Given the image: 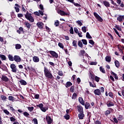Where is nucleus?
Masks as SVG:
<instances>
[{
  "label": "nucleus",
  "mask_w": 124,
  "mask_h": 124,
  "mask_svg": "<svg viewBox=\"0 0 124 124\" xmlns=\"http://www.w3.org/2000/svg\"><path fill=\"white\" fill-rule=\"evenodd\" d=\"M25 17L27 20H28L30 23H33L34 22V19L32 16H31V14L29 13V11H27L26 14L25 15Z\"/></svg>",
  "instance_id": "obj_1"
},
{
  "label": "nucleus",
  "mask_w": 124,
  "mask_h": 124,
  "mask_svg": "<svg viewBox=\"0 0 124 124\" xmlns=\"http://www.w3.org/2000/svg\"><path fill=\"white\" fill-rule=\"evenodd\" d=\"M44 71L45 76L46 78H52L53 77V75H52L51 71H49L48 68H47L46 67H44Z\"/></svg>",
  "instance_id": "obj_2"
},
{
  "label": "nucleus",
  "mask_w": 124,
  "mask_h": 124,
  "mask_svg": "<svg viewBox=\"0 0 124 124\" xmlns=\"http://www.w3.org/2000/svg\"><path fill=\"white\" fill-rule=\"evenodd\" d=\"M48 105V103L46 104V107H43V106H44V105H43V104L41 103L39 105H37V107H39V108H40V109H41V111H42V112H46V110H48V106H47Z\"/></svg>",
  "instance_id": "obj_3"
},
{
  "label": "nucleus",
  "mask_w": 124,
  "mask_h": 124,
  "mask_svg": "<svg viewBox=\"0 0 124 124\" xmlns=\"http://www.w3.org/2000/svg\"><path fill=\"white\" fill-rule=\"evenodd\" d=\"M100 89H97L94 91V94L96 95H101V93H104V87H101Z\"/></svg>",
  "instance_id": "obj_4"
},
{
  "label": "nucleus",
  "mask_w": 124,
  "mask_h": 124,
  "mask_svg": "<svg viewBox=\"0 0 124 124\" xmlns=\"http://www.w3.org/2000/svg\"><path fill=\"white\" fill-rule=\"evenodd\" d=\"M48 53H49V54L52 56L53 58H55V59H58V58H59V54H58L56 51L50 50Z\"/></svg>",
  "instance_id": "obj_5"
},
{
  "label": "nucleus",
  "mask_w": 124,
  "mask_h": 124,
  "mask_svg": "<svg viewBox=\"0 0 124 124\" xmlns=\"http://www.w3.org/2000/svg\"><path fill=\"white\" fill-rule=\"evenodd\" d=\"M10 67L12 69V72H14L15 73L17 72V68H16V65H15V64H11L10 65Z\"/></svg>",
  "instance_id": "obj_6"
},
{
  "label": "nucleus",
  "mask_w": 124,
  "mask_h": 124,
  "mask_svg": "<svg viewBox=\"0 0 124 124\" xmlns=\"http://www.w3.org/2000/svg\"><path fill=\"white\" fill-rule=\"evenodd\" d=\"M14 61L16 62H21V57L18 55H15L14 57Z\"/></svg>",
  "instance_id": "obj_7"
},
{
  "label": "nucleus",
  "mask_w": 124,
  "mask_h": 124,
  "mask_svg": "<svg viewBox=\"0 0 124 124\" xmlns=\"http://www.w3.org/2000/svg\"><path fill=\"white\" fill-rule=\"evenodd\" d=\"M91 81H92V82L89 81L90 87H92L93 88H95V87H96V85L94 84V78H91Z\"/></svg>",
  "instance_id": "obj_8"
},
{
  "label": "nucleus",
  "mask_w": 124,
  "mask_h": 124,
  "mask_svg": "<svg viewBox=\"0 0 124 124\" xmlns=\"http://www.w3.org/2000/svg\"><path fill=\"white\" fill-rule=\"evenodd\" d=\"M18 79L19 80H18V81L20 83V85L22 86H26V85H27V81H26L25 80L22 79L20 78H18Z\"/></svg>",
  "instance_id": "obj_9"
},
{
  "label": "nucleus",
  "mask_w": 124,
  "mask_h": 124,
  "mask_svg": "<svg viewBox=\"0 0 124 124\" xmlns=\"http://www.w3.org/2000/svg\"><path fill=\"white\" fill-rule=\"evenodd\" d=\"M114 110V109H113V108H108V110H107L105 111V114L106 116H108V115H110V114H111V112H113V111Z\"/></svg>",
  "instance_id": "obj_10"
},
{
  "label": "nucleus",
  "mask_w": 124,
  "mask_h": 124,
  "mask_svg": "<svg viewBox=\"0 0 124 124\" xmlns=\"http://www.w3.org/2000/svg\"><path fill=\"white\" fill-rule=\"evenodd\" d=\"M77 107L78 108V113H84V109H83V107H82V106H77Z\"/></svg>",
  "instance_id": "obj_11"
},
{
  "label": "nucleus",
  "mask_w": 124,
  "mask_h": 124,
  "mask_svg": "<svg viewBox=\"0 0 124 124\" xmlns=\"http://www.w3.org/2000/svg\"><path fill=\"white\" fill-rule=\"evenodd\" d=\"M89 78H99L98 77L95 76L92 71H89Z\"/></svg>",
  "instance_id": "obj_12"
},
{
  "label": "nucleus",
  "mask_w": 124,
  "mask_h": 124,
  "mask_svg": "<svg viewBox=\"0 0 124 124\" xmlns=\"http://www.w3.org/2000/svg\"><path fill=\"white\" fill-rule=\"evenodd\" d=\"M44 25V24L43 23V22H38L36 24L37 26L38 27V28H39V29H40V30H42V29H43V25Z\"/></svg>",
  "instance_id": "obj_13"
},
{
  "label": "nucleus",
  "mask_w": 124,
  "mask_h": 124,
  "mask_svg": "<svg viewBox=\"0 0 124 124\" xmlns=\"http://www.w3.org/2000/svg\"><path fill=\"white\" fill-rule=\"evenodd\" d=\"M58 13L59 14H60V15H61V16H67V15H68V14L64 12V11H62V10H60L58 12Z\"/></svg>",
  "instance_id": "obj_14"
},
{
  "label": "nucleus",
  "mask_w": 124,
  "mask_h": 124,
  "mask_svg": "<svg viewBox=\"0 0 124 124\" xmlns=\"http://www.w3.org/2000/svg\"><path fill=\"white\" fill-rule=\"evenodd\" d=\"M107 105L108 107H112V106H114V102H113L112 101H108L107 102Z\"/></svg>",
  "instance_id": "obj_15"
},
{
  "label": "nucleus",
  "mask_w": 124,
  "mask_h": 124,
  "mask_svg": "<svg viewBox=\"0 0 124 124\" xmlns=\"http://www.w3.org/2000/svg\"><path fill=\"white\" fill-rule=\"evenodd\" d=\"M78 117L79 120H83L85 117V115L84 114V112L79 113L78 115Z\"/></svg>",
  "instance_id": "obj_16"
},
{
  "label": "nucleus",
  "mask_w": 124,
  "mask_h": 124,
  "mask_svg": "<svg viewBox=\"0 0 124 124\" xmlns=\"http://www.w3.org/2000/svg\"><path fill=\"white\" fill-rule=\"evenodd\" d=\"M78 101L79 103L81 104V105H83V106L85 105V101H84V99H83L82 97H79L78 98Z\"/></svg>",
  "instance_id": "obj_17"
},
{
  "label": "nucleus",
  "mask_w": 124,
  "mask_h": 124,
  "mask_svg": "<svg viewBox=\"0 0 124 124\" xmlns=\"http://www.w3.org/2000/svg\"><path fill=\"white\" fill-rule=\"evenodd\" d=\"M85 109H91L92 107L91 106V104L89 102H86L85 104H84Z\"/></svg>",
  "instance_id": "obj_18"
},
{
  "label": "nucleus",
  "mask_w": 124,
  "mask_h": 124,
  "mask_svg": "<svg viewBox=\"0 0 124 124\" xmlns=\"http://www.w3.org/2000/svg\"><path fill=\"white\" fill-rule=\"evenodd\" d=\"M46 122H47L48 124H52V120L51 118V117L47 116L46 117Z\"/></svg>",
  "instance_id": "obj_19"
},
{
  "label": "nucleus",
  "mask_w": 124,
  "mask_h": 124,
  "mask_svg": "<svg viewBox=\"0 0 124 124\" xmlns=\"http://www.w3.org/2000/svg\"><path fill=\"white\" fill-rule=\"evenodd\" d=\"M24 24L25 25L26 28L28 29V30H30V29H31V23H30V22H29L28 21H25Z\"/></svg>",
  "instance_id": "obj_20"
},
{
  "label": "nucleus",
  "mask_w": 124,
  "mask_h": 124,
  "mask_svg": "<svg viewBox=\"0 0 124 124\" xmlns=\"http://www.w3.org/2000/svg\"><path fill=\"white\" fill-rule=\"evenodd\" d=\"M103 3L105 5V6H106V7H110V3H109V2H108L106 0L103 1Z\"/></svg>",
  "instance_id": "obj_21"
},
{
  "label": "nucleus",
  "mask_w": 124,
  "mask_h": 124,
  "mask_svg": "<svg viewBox=\"0 0 124 124\" xmlns=\"http://www.w3.org/2000/svg\"><path fill=\"white\" fill-rule=\"evenodd\" d=\"M33 61L34 62H39V58H38L37 56H33Z\"/></svg>",
  "instance_id": "obj_22"
},
{
  "label": "nucleus",
  "mask_w": 124,
  "mask_h": 124,
  "mask_svg": "<svg viewBox=\"0 0 124 124\" xmlns=\"http://www.w3.org/2000/svg\"><path fill=\"white\" fill-rule=\"evenodd\" d=\"M111 60H112L111 56H107L105 57L106 62H111Z\"/></svg>",
  "instance_id": "obj_23"
},
{
  "label": "nucleus",
  "mask_w": 124,
  "mask_h": 124,
  "mask_svg": "<svg viewBox=\"0 0 124 124\" xmlns=\"http://www.w3.org/2000/svg\"><path fill=\"white\" fill-rule=\"evenodd\" d=\"M8 58L10 62L14 61V57H13V56H12L11 54H9L8 55Z\"/></svg>",
  "instance_id": "obj_24"
},
{
  "label": "nucleus",
  "mask_w": 124,
  "mask_h": 124,
  "mask_svg": "<svg viewBox=\"0 0 124 124\" xmlns=\"http://www.w3.org/2000/svg\"><path fill=\"white\" fill-rule=\"evenodd\" d=\"M114 63L115 64L116 67H117V68H119V67H120V62L118 60H115L114 62Z\"/></svg>",
  "instance_id": "obj_25"
},
{
  "label": "nucleus",
  "mask_w": 124,
  "mask_h": 124,
  "mask_svg": "<svg viewBox=\"0 0 124 124\" xmlns=\"http://www.w3.org/2000/svg\"><path fill=\"white\" fill-rule=\"evenodd\" d=\"M0 58L2 61H6V56L3 54H0Z\"/></svg>",
  "instance_id": "obj_26"
},
{
  "label": "nucleus",
  "mask_w": 124,
  "mask_h": 124,
  "mask_svg": "<svg viewBox=\"0 0 124 124\" xmlns=\"http://www.w3.org/2000/svg\"><path fill=\"white\" fill-rule=\"evenodd\" d=\"M27 68L29 70V71H32L33 72H35V69L32 67H27Z\"/></svg>",
  "instance_id": "obj_27"
},
{
  "label": "nucleus",
  "mask_w": 124,
  "mask_h": 124,
  "mask_svg": "<svg viewBox=\"0 0 124 124\" xmlns=\"http://www.w3.org/2000/svg\"><path fill=\"white\" fill-rule=\"evenodd\" d=\"M108 96H109V97H111V98H112L113 99L115 98V95L112 92H109L108 93Z\"/></svg>",
  "instance_id": "obj_28"
},
{
  "label": "nucleus",
  "mask_w": 124,
  "mask_h": 124,
  "mask_svg": "<svg viewBox=\"0 0 124 124\" xmlns=\"http://www.w3.org/2000/svg\"><path fill=\"white\" fill-rule=\"evenodd\" d=\"M22 48V46L19 44H16V50H19Z\"/></svg>",
  "instance_id": "obj_29"
},
{
  "label": "nucleus",
  "mask_w": 124,
  "mask_h": 124,
  "mask_svg": "<svg viewBox=\"0 0 124 124\" xmlns=\"http://www.w3.org/2000/svg\"><path fill=\"white\" fill-rule=\"evenodd\" d=\"M72 85V83H71V82L68 81L66 83L65 87L66 88H69V87L71 86Z\"/></svg>",
  "instance_id": "obj_30"
},
{
  "label": "nucleus",
  "mask_w": 124,
  "mask_h": 124,
  "mask_svg": "<svg viewBox=\"0 0 124 124\" xmlns=\"http://www.w3.org/2000/svg\"><path fill=\"white\" fill-rule=\"evenodd\" d=\"M85 54H86V51L84 50H81L80 51L79 56H83V57H84V55H85Z\"/></svg>",
  "instance_id": "obj_31"
},
{
  "label": "nucleus",
  "mask_w": 124,
  "mask_h": 124,
  "mask_svg": "<svg viewBox=\"0 0 124 124\" xmlns=\"http://www.w3.org/2000/svg\"><path fill=\"white\" fill-rule=\"evenodd\" d=\"M1 82H8L9 78H1Z\"/></svg>",
  "instance_id": "obj_32"
},
{
  "label": "nucleus",
  "mask_w": 124,
  "mask_h": 124,
  "mask_svg": "<svg viewBox=\"0 0 124 124\" xmlns=\"http://www.w3.org/2000/svg\"><path fill=\"white\" fill-rule=\"evenodd\" d=\"M54 26H55V27H59L60 26V21H59L58 20H56L54 22Z\"/></svg>",
  "instance_id": "obj_33"
},
{
  "label": "nucleus",
  "mask_w": 124,
  "mask_h": 124,
  "mask_svg": "<svg viewBox=\"0 0 124 124\" xmlns=\"http://www.w3.org/2000/svg\"><path fill=\"white\" fill-rule=\"evenodd\" d=\"M47 81H49L50 84H53V83H54V78H47Z\"/></svg>",
  "instance_id": "obj_34"
},
{
  "label": "nucleus",
  "mask_w": 124,
  "mask_h": 124,
  "mask_svg": "<svg viewBox=\"0 0 124 124\" xmlns=\"http://www.w3.org/2000/svg\"><path fill=\"white\" fill-rule=\"evenodd\" d=\"M86 37L87 38H88V39H92V38H93V37H92V36H91L89 32H87L86 33Z\"/></svg>",
  "instance_id": "obj_35"
},
{
  "label": "nucleus",
  "mask_w": 124,
  "mask_h": 124,
  "mask_svg": "<svg viewBox=\"0 0 124 124\" xmlns=\"http://www.w3.org/2000/svg\"><path fill=\"white\" fill-rule=\"evenodd\" d=\"M99 69H100V71H101V72H102V73H105V72H106L105 69H104V68L102 67V66H100L99 67Z\"/></svg>",
  "instance_id": "obj_36"
},
{
  "label": "nucleus",
  "mask_w": 124,
  "mask_h": 124,
  "mask_svg": "<svg viewBox=\"0 0 124 124\" xmlns=\"http://www.w3.org/2000/svg\"><path fill=\"white\" fill-rule=\"evenodd\" d=\"M78 46H79V47H81V48H83V43H82L81 40L78 41Z\"/></svg>",
  "instance_id": "obj_37"
},
{
  "label": "nucleus",
  "mask_w": 124,
  "mask_h": 124,
  "mask_svg": "<svg viewBox=\"0 0 124 124\" xmlns=\"http://www.w3.org/2000/svg\"><path fill=\"white\" fill-rule=\"evenodd\" d=\"M58 46L62 48V49H63V48H64V46H63V44L59 42L58 43Z\"/></svg>",
  "instance_id": "obj_38"
},
{
  "label": "nucleus",
  "mask_w": 124,
  "mask_h": 124,
  "mask_svg": "<svg viewBox=\"0 0 124 124\" xmlns=\"http://www.w3.org/2000/svg\"><path fill=\"white\" fill-rule=\"evenodd\" d=\"M81 30L83 32L86 33L87 32V27L86 26H83L81 28Z\"/></svg>",
  "instance_id": "obj_39"
},
{
  "label": "nucleus",
  "mask_w": 124,
  "mask_h": 124,
  "mask_svg": "<svg viewBox=\"0 0 124 124\" xmlns=\"http://www.w3.org/2000/svg\"><path fill=\"white\" fill-rule=\"evenodd\" d=\"M64 118L65 119V120H68L69 119H70V116L69 114H65L64 116Z\"/></svg>",
  "instance_id": "obj_40"
},
{
  "label": "nucleus",
  "mask_w": 124,
  "mask_h": 124,
  "mask_svg": "<svg viewBox=\"0 0 124 124\" xmlns=\"http://www.w3.org/2000/svg\"><path fill=\"white\" fill-rule=\"evenodd\" d=\"M115 29L118 30V31H122V28L120 26L116 25L115 26Z\"/></svg>",
  "instance_id": "obj_41"
},
{
  "label": "nucleus",
  "mask_w": 124,
  "mask_h": 124,
  "mask_svg": "<svg viewBox=\"0 0 124 124\" xmlns=\"http://www.w3.org/2000/svg\"><path fill=\"white\" fill-rule=\"evenodd\" d=\"M117 21H119V22H122L123 21V17H122V16H119L117 18Z\"/></svg>",
  "instance_id": "obj_42"
},
{
  "label": "nucleus",
  "mask_w": 124,
  "mask_h": 124,
  "mask_svg": "<svg viewBox=\"0 0 124 124\" xmlns=\"http://www.w3.org/2000/svg\"><path fill=\"white\" fill-rule=\"evenodd\" d=\"M77 98V94L75 93H74L73 94V95H72V99H76V98Z\"/></svg>",
  "instance_id": "obj_43"
},
{
  "label": "nucleus",
  "mask_w": 124,
  "mask_h": 124,
  "mask_svg": "<svg viewBox=\"0 0 124 124\" xmlns=\"http://www.w3.org/2000/svg\"><path fill=\"white\" fill-rule=\"evenodd\" d=\"M73 4L75 5V6H76L77 7H81V5L78 3H75V2H73Z\"/></svg>",
  "instance_id": "obj_44"
},
{
  "label": "nucleus",
  "mask_w": 124,
  "mask_h": 124,
  "mask_svg": "<svg viewBox=\"0 0 124 124\" xmlns=\"http://www.w3.org/2000/svg\"><path fill=\"white\" fill-rule=\"evenodd\" d=\"M73 45L74 47H77V41L76 40H74L73 41Z\"/></svg>",
  "instance_id": "obj_45"
},
{
  "label": "nucleus",
  "mask_w": 124,
  "mask_h": 124,
  "mask_svg": "<svg viewBox=\"0 0 124 124\" xmlns=\"http://www.w3.org/2000/svg\"><path fill=\"white\" fill-rule=\"evenodd\" d=\"M118 120L120 121H123V120H124V117H123V115H120L118 118Z\"/></svg>",
  "instance_id": "obj_46"
},
{
  "label": "nucleus",
  "mask_w": 124,
  "mask_h": 124,
  "mask_svg": "<svg viewBox=\"0 0 124 124\" xmlns=\"http://www.w3.org/2000/svg\"><path fill=\"white\" fill-rule=\"evenodd\" d=\"M81 41L83 43V44H84V45H87V44H88V42L86 39H82Z\"/></svg>",
  "instance_id": "obj_47"
},
{
  "label": "nucleus",
  "mask_w": 124,
  "mask_h": 124,
  "mask_svg": "<svg viewBox=\"0 0 124 124\" xmlns=\"http://www.w3.org/2000/svg\"><path fill=\"white\" fill-rule=\"evenodd\" d=\"M117 46L119 52H120V53H123V49L121 48V47H122V46L120 45H118Z\"/></svg>",
  "instance_id": "obj_48"
},
{
  "label": "nucleus",
  "mask_w": 124,
  "mask_h": 124,
  "mask_svg": "<svg viewBox=\"0 0 124 124\" xmlns=\"http://www.w3.org/2000/svg\"><path fill=\"white\" fill-rule=\"evenodd\" d=\"M28 109L29 110V111H30V112H31L32 111H33V109H34V108H33V107H28Z\"/></svg>",
  "instance_id": "obj_49"
},
{
  "label": "nucleus",
  "mask_w": 124,
  "mask_h": 124,
  "mask_svg": "<svg viewBox=\"0 0 124 124\" xmlns=\"http://www.w3.org/2000/svg\"><path fill=\"white\" fill-rule=\"evenodd\" d=\"M89 43L90 44H91V45H93V46L94 45V42L93 40H89Z\"/></svg>",
  "instance_id": "obj_50"
},
{
  "label": "nucleus",
  "mask_w": 124,
  "mask_h": 124,
  "mask_svg": "<svg viewBox=\"0 0 124 124\" xmlns=\"http://www.w3.org/2000/svg\"><path fill=\"white\" fill-rule=\"evenodd\" d=\"M32 122H33L34 123V124H38V122L37 121V119L36 118L33 119Z\"/></svg>",
  "instance_id": "obj_51"
},
{
  "label": "nucleus",
  "mask_w": 124,
  "mask_h": 124,
  "mask_svg": "<svg viewBox=\"0 0 124 124\" xmlns=\"http://www.w3.org/2000/svg\"><path fill=\"white\" fill-rule=\"evenodd\" d=\"M74 90H75V88H74V86H72L70 88L71 93H73L74 92Z\"/></svg>",
  "instance_id": "obj_52"
},
{
  "label": "nucleus",
  "mask_w": 124,
  "mask_h": 124,
  "mask_svg": "<svg viewBox=\"0 0 124 124\" xmlns=\"http://www.w3.org/2000/svg\"><path fill=\"white\" fill-rule=\"evenodd\" d=\"M0 98L2 99V100H6V96L3 95H2L0 96Z\"/></svg>",
  "instance_id": "obj_53"
},
{
  "label": "nucleus",
  "mask_w": 124,
  "mask_h": 124,
  "mask_svg": "<svg viewBox=\"0 0 124 124\" xmlns=\"http://www.w3.org/2000/svg\"><path fill=\"white\" fill-rule=\"evenodd\" d=\"M3 112L4 113H5V114H6V115H9V114H10V113H9V111H8V110H7V109H4L3 110Z\"/></svg>",
  "instance_id": "obj_54"
},
{
  "label": "nucleus",
  "mask_w": 124,
  "mask_h": 124,
  "mask_svg": "<svg viewBox=\"0 0 124 124\" xmlns=\"http://www.w3.org/2000/svg\"><path fill=\"white\" fill-rule=\"evenodd\" d=\"M70 33H71V34H73V33H74V31H73V28L72 27H71L70 29Z\"/></svg>",
  "instance_id": "obj_55"
},
{
  "label": "nucleus",
  "mask_w": 124,
  "mask_h": 124,
  "mask_svg": "<svg viewBox=\"0 0 124 124\" xmlns=\"http://www.w3.org/2000/svg\"><path fill=\"white\" fill-rule=\"evenodd\" d=\"M9 100H10L11 101H14V97L13 96H9Z\"/></svg>",
  "instance_id": "obj_56"
},
{
  "label": "nucleus",
  "mask_w": 124,
  "mask_h": 124,
  "mask_svg": "<svg viewBox=\"0 0 124 124\" xmlns=\"http://www.w3.org/2000/svg\"><path fill=\"white\" fill-rule=\"evenodd\" d=\"M91 65H96L97 64V62H93L90 63Z\"/></svg>",
  "instance_id": "obj_57"
},
{
  "label": "nucleus",
  "mask_w": 124,
  "mask_h": 124,
  "mask_svg": "<svg viewBox=\"0 0 124 124\" xmlns=\"http://www.w3.org/2000/svg\"><path fill=\"white\" fill-rule=\"evenodd\" d=\"M23 115L25 117H28V116H30V113H28L27 111H25L23 113Z\"/></svg>",
  "instance_id": "obj_58"
},
{
  "label": "nucleus",
  "mask_w": 124,
  "mask_h": 124,
  "mask_svg": "<svg viewBox=\"0 0 124 124\" xmlns=\"http://www.w3.org/2000/svg\"><path fill=\"white\" fill-rule=\"evenodd\" d=\"M97 19H98V21H99V22H102L103 21V19L102 18H101V16H100L97 17Z\"/></svg>",
  "instance_id": "obj_59"
},
{
  "label": "nucleus",
  "mask_w": 124,
  "mask_h": 124,
  "mask_svg": "<svg viewBox=\"0 0 124 124\" xmlns=\"http://www.w3.org/2000/svg\"><path fill=\"white\" fill-rule=\"evenodd\" d=\"M76 23H77V24H78V25H79V26H82V25H83V23H82V22L80 20L77 21Z\"/></svg>",
  "instance_id": "obj_60"
},
{
  "label": "nucleus",
  "mask_w": 124,
  "mask_h": 124,
  "mask_svg": "<svg viewBox=\"0 0 124 124\" xmlns=\"http://www.w3.org/2000/svg\"><path fill=\"white\" fill-rule=\"evenodd\" d=\"M58 74L60 76H62V75H63V73H62V71H59Z\"/></svg>",
  "instance_id": "obj_61"
},
{
  "label": "nucleus",
  "mask_w": 124,
  "mask_h": 124,
  "mask_svg": "<svg viewBox=\"0 0 124 124\" xmlns=\"http://www.w3.org/2000/svg\"><path fill=\"white\" fill-rule=\"evenodd\" d=\"M110 1L112 4H113V5H114L115 6H118V4H117L116 3H115L113 0H111Z\"/></svg>",
  "instance_id": "obj_62"
},
{
  "label": "nucleus",
  "mask_w": 124,
  "mask_h": 124,
  "mask_svg": "<svg viewBox=\"0 0 124 124\" xmlns=\"http://www.w3.org/2000/svg\"><path fill=\"white\" fill-rule=\"evenodd\" d=\"M111 75H113V76H114V78H118V77H117V75L113 72H111Z\"/></svg>",
  "instance_id": "obj_63"
},
{
  "label": "nucleus",
  "mask_w": 124,
  "mask_h": 124,
  "mask_svg": "<svg viewBox=\"0 0 124 124\" xmlns=\"http://www.w3.org/2000/svg\"><path fill=\"white\" fill-rule=\"evenodd\" d=\"M94 124H102L101 122L99 120H96L94 122Z\"/></svg>",
  "instance_id": "obj_64"
}]
</instances>
